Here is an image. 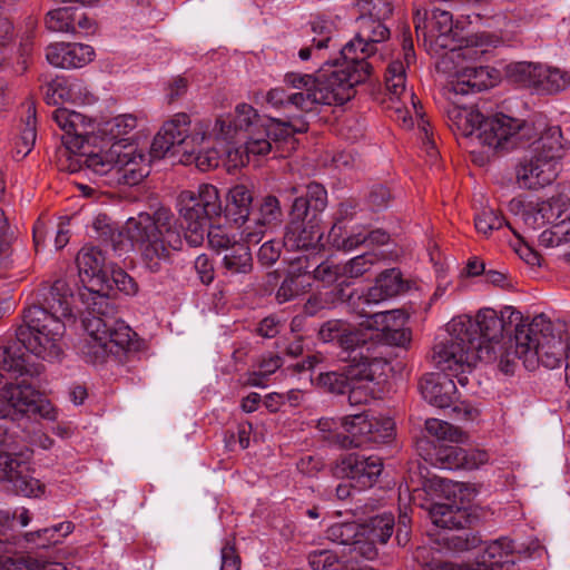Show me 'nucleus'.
I'll list each match as a JSON object with an SVG mask.
<instances>
[{
  "label": "nucleus",
  "instance_id": "774afa93",
  "mask_svg": "<svg viewBox=\"0 0 570 570\" xmlns=\"http://www.w3.org/2000/svg\"><path fill=\"white\" fill-rule=\"evenodd\" d=\"M308 563L313 570H336V556L328 550L311 552Z\"/></svg>",
  "mask_w": 570,
  "mask_h": 570
},
{
  "label": "nucleus",
  "instance_id": "09e8293b",
  "mask_svg": "<svg viewBox=\"0 0 570 570\" xmlns=\"http://www.w3.org/2000/svg\"><path fill=\"white\" fill-rule=\"evenodd\" d=\"M425 429L440 441L462 442L464 440V433L445 421L429 419L425 422Z\"/></svg>",
  "mask_w": 570,
  "mask_h": 570
},
{
  "label": "nucleus",
  "instance_id": "338daca9",
  "mask_svg": "<svg viewBox=\"0 0 570 570\" xmlns=\"http://www.w3.org/2000/svg\"><path fill=\"white\" fill-rule=\"evenodd\" d=\"M347 324L341 320H331L325 322L320 331L318 337L324 343L340 342L345 331H347Z\"/></svg>",
  "mask_w": 570,
  "mask_h": 570
},
{
  "label": "nucleus",
  "instance_id": "5fc2aeb1",
  "mask_svg": "<svg viewBox=\"0 0 570 570\" xmlns=\"http://www.w3.org/2000/svg\"><path fill=\"white\" fill-rule=\"evenodd\" d=\"M333 247L338 250L351 252L367 242L366 233L354 230L347 237H341L337 233V225H334L328 235Z\"/></svg>",
  "mask_w": 570,
  "mask_h": 570
},
{
  "label": "nucleus",
  "instance_id": "7ed1b4c3",
  "mask_svg": "<svg viewBox=\"0 0 570 570\" xmlns=\"http://www.w3.org/2000/svg\"><path fill=\"white\" fill-rule=\"evenodd\" d=\"M522 314L511 306L500 313L493 308L480 309L475 317L460 316L446 326L433 347V361L438 368L450 372H471L476 362L497 361V348H502L504 333L514 335L522 323Z\"/></svg>",
  "mask_w": 570,
  "mask_h": 570
},
{
  "label": "nucleus",
  "instance_id": "9d476101",
  "mask_svg": "<svg viewBox=\"0 0 570 570\" xmlns=\"http://www.w3.org/2000/svg\"><path fill=\"white\" fill-rule=\"evenodd\" d=\"M264 118L250 105L239 104L234 115L219 116L198 127L197 138L215 139L219 147L233 159V146L238 145L248 134L263 128Z\"/></svg>",
  "mask_w": 570,
  "mask_h": 570
},
{
  "label": "nucleus",
  "instance_id": "e2e57ef3",
  "mask_svg": "<svg viewBox=\"0 0 570 570\" xmlns=\"http://www.w3.org/2000/svg\"><path fill=\"white\" fill-rule=\"evenodd\" d=\"M336 299V294L331 292L317 293L312 295L304 305V312L314 316L322 309L332 308Z\"/></svg>",
  "mask_w": 570,
  "mask_h": 570
},
{
  "label": "nucleus",
  "instance_id": "72a5a7b5",
  "mask_svg": "<svg viewBox=\"0 0 570 570\" xmlns=\"http://www.w3.org/2000/svg\"><path fill=\"white\" fill-rule=\"evenodd\" d=\"M239 144L244 147L243 150L233 146V159H229V161H232L234 166H244L248 161L249 155L262 156L274 149L272 141L264 134V129L248 134Z\"/></svg>",
  "mask_w": 570,
  "mask_h": 570
},
{
  "label": "nucleus",
  "instance_id": "ea45409f",
  "mask_svg": "<svg viewBox=\"0 0 570 570\" xmlns=\"http://www.w3.org/2000/svg\"><path fill=\"white\" fill-rule=\"evenodd\" d=\"M299 200L305 205L307 216L311 215L318 218L320 213L326 207L327 193L323 186L313 183L307 186L305 196L297 197L294 200L292 208H296Z\"/></svg>",
  "mask_w": 570,
  "mask_h": 570
},
{
  "label": "nucleus",
  "instance_id": "0e129e2a",
  "mask_svg": "<svg viewBox=\"0 0 570 570\" xmlns=\"http://www.w3.org/2000/svg\"><path fill=\"white\" fill-rule=\"evenodd\" d=\"M357 32L355 36H389V28L372 16H361L357 19Z\"/></svg>",
  "mask_w": 570,
  "mask_h": 570
},
{
  "label": "nucleus",
  "instance_id": "473e14b6",
  "mask_svg": "<svg viewBox=\"0 0 570 570\" xmlns=\"http://www.w3.org/2000/svg\"><path fill=\"white\" fill-rule=\"evenodd\" d=\"M253 204V193L245 185L232 187L226 195V214L235 222L244 226L248 222Z\"/></svg>",
  "mask_w": 570,
  "mask_h": 570
},
{
  "label": "nucleus",
  "instance_id": "39448f33",
  "mask_svg": "<svg viewBox=\"0 0 570 570\" xmlns=\"http://www.w3.org/2000/svg\"><path fill=\"white\" fill-rule=\"evenodd\" d=\"M485 38H423V47L439 59L438 67L454 73L455 79L445 88V96L453 100L458 95L479 92L493 87L499 73L490 67H472L464 62L476 61L487 52Z\"/></svg>",
  "mask_w": 570,
  "mask_h": 570
},
{
  "label": "nucleus",
  "instance_id": "3c124183",
  "mask_svg": "<svg viewBox=\"0 0 570 570\" xmlns=\"http://www.w3.org/2000/svg\"><path fill=\"white\" fill-rule=\"evenodd\" d=\"M207 239L209 247L222 255L226 250L230 249L234 244H238L235 235H232L222 226H210L207 232Z\"/></svg>",
  "mask_w": 570,
  "mask_h": 570
},
{
  "label": "nucleus",
  "instance_id": "ddd939ff",
  "mask_svg": "<svg viewBox=\"0 0 570 570\" xmlns=\"http://www.w3.org/2000/svg\"><path fill=\"white\" fill-rule=\"evenodd\" d=\"M13 414H38L47 420L56 419L52 404L24 380L9 382L0 373V417Z\"/></svg>",
  "mask_w": 570,
  "mask_h": 570
},
{
  "label": "nucleus",
  "instance_id": "79ce46f5",
  "mask_svg": "<svg viewBox=\"0 0 570 570\" xmlns=\"http://www.w3.org/2000/svg\"><path fill=\"white\" fill-rule=\"evenodd\" d=\"M327 537L333 542L351 548L357 538L362 537V528L355 522L335 523L328 528Z\"/></svg>",
  "mask_w": 570,
  "mask_h": 570
},
{
  "label": "nucleus",
  "instance_id": "7c9ffc66",
  "mask_svg": "<svg viewBox=\"0 0 570 570\" xmlns=\"http://www.w3.org/2000/svg\"><path fill=\"white\" fill-rule=\"evenodd\" d=\"M448 109V117L452 128L463 137H475L484 121V116L473 107H461L454 99Z\"/></svg>",
  "mask_w": 570,
  "mask_h": 570
},
{
  "label": "nucleus",
  "instance_id": "e433bc0d",
  "mask_svg": "<svg viewBox=\"0 0 570 570\" xmlns=\"http://www.w3.org/2000/svg\"><path fill=\"white\" fill-rule=\"evenodd\" d=\"M406 321L407 315L403 311L392 309L385 312H376L367 315L362 325L382 334L404 326Z\"/></svg>",
  "mask_w": 570,
  "mask_h": 570
},
{
  "label": "nucleus",
  "instance_id": "6ab92c4d",
  "mask_svg": "<svg viewBox=\"0 0 570 570\" xmlns=\"http://www.w3.org/2000/svg\"><path fill=\"white\" fill-rule=\"evenodd\" d=\"M383 470V462L376 455L365 456L358 453H348L336 460L334 474L354 482L358 489L371 488Z\"/></svg>",
  "mask_w": 570,
  "mask_h": 570
},
{
  "label": "nucleus",
  "instance_id": "0eeeda50",
  "mask_svg": "<svg viewBox=\"0 0 570 570\" xmlns=\"http://www.w3.org/2000/svg\"><path fill=\"white\" fill-rule=\"evenodd\" d=\"M83 165L109 185H138L149 175V158L135 144L114 141L107 149L83 155Z\"/></svg>",
  "mask_w": 570,
  "mask_h": 570
},
{
  "label": "nucleus",
  "instance_id": "c85d7f7f",
  "mask_svg": "<svg viewBox=\"0 0 570 570\" xmlns=\"http://www.w3.org/2000/svg\"><path fill=\"white\" fill-rule=\"evenodd\" d=\"M340 347L346 353L343 357L348 363H370L373 358H383L377 355L367 344L364 334L347 324V331L343 334L338 342Z\"/></svg>",
  "mask_w": 570,
  "mask_h": 570
},
{
  "label": "nucleus",
  "instance_id": "9b49d317",
  "mask_svg": "<svg viewBox=\"0 0 570 570\" xmlns=\"http://www.w3.org/2000/svg\"><path fill=\"white\" fill-rule=\"evenodd\" d=\"M515 353L523 358L527 368H534L541 363L548 368H556L566 357V345L562 341L539 330L538 323L518 327L515 334Z\"/></svg>",
  "mask_w": 570,
  "mask_h": 570
},
{
  "label": "nucleus",
  "instance_id": "f8f14e48",
  "mask_svg": "<svg viewBox=\"0 0 570 570\" xmlns=\"http://www.w3.org/2000/svg\"><path fill=\"white\" fill-rule=\"evenodd\" d=\"M204 122H207V120L196 122L193 132L189 134V116L185 112L176 114L163 125L155 136L149 155L154 158H163L168 154L194 155L196 146H200L206 140L196 137L198 127Z\"/></svg>",
  "mask_w": 570,
  "mask_h": 570
},
{
  "label": "nucleus",
  "instance_id": "f704fd0d",
  "mask_svg": "<svg viewBox=\"0 0 570 570\" xmlns=\"http://www.w3.org/2000/svg\"><path fill=\"white\" fill-rule=\"evenodd\" d=\"M245 240L234 244L230 249L222 254V266L230 275L247 274L252 271V254Z\"/></svg>",
  "mask_w": 570,
  "mask_h": 570
},
{
  "label": "nucleus",
  "instance_id": "13d9d810",
  "mask_svg": "<svg viewBox=\"0 0 570 570\" xmlns=\"http://www.w3.org/2000/svg\"><path fill=\"white\" fill-rule=\"evenodd\" d=\"M449 548L454 551H468L473 548H476L481 540L480 538L469 531H460L458 533H451L444 538Z\"/></svg>",
  "mask_w": 570,
  "mask_h": 570
},
{
  "label": "nucleus",
  "instance_id": "6e6552de",
  "mask_svg": "<svg viewBox=\"0 0 570 570\" xmlns=\"http://www.w3.org/2000/svg\"><path fill=\"white\" fill-rule=\"evenodd\" d=\"M563 154L561 129L548 128L530 144L528 155L517 167V181L520 187L535 189L551 184L558 175V164Z\"/></svg>",
  "mask_w": 570,
  "mask_h": 570
},
{
  "label": "nucleus",
  "instance_id": "6e6d98bb",
  "mask_svg": "<svg viewBox=\"0 0 570 570\" xmlns=\"http://www.w3.org/2000/svg\"><path fill=\"white\" fill-rule=\"evenodd\" d=\"M475 228L480 234L488 236L495 229H500L505 220L492 208L480 212L474 219Z\"/></svg>",
  "mask_w": 570,
  "mask_h": 570
},
{
  "label": "nucleus",
  "instance_id": "c756f323",
  "mask_svg": "<svg viewBox=\"0 0 570 570\" xmlns=\"http://www.w3.org/2000/svg\"><path fill=\"white\" fill-rule=\"evenodd\" d=\"M405 83L406 75L404 63L400 60L392 61L385 75V86L390 101L401 98L409 99L416 116L421 117V102L413 92L406 90Z\"/></svg>",
  "mask_w": 570,
  "mask_h": 570
},
{
  "label": "nucleus",
  "instance_id": "393cba45",
  "mask_svg": "<svg viewBox=\"0 0 570 570\" xmlns=\"http://www.w3.org/2000/svg\"><path fill=\"white\" fill-rule=\"evenodd\" d=\"M95 50L81 42L58 41L46 48L47 61L60 69L82 68L92 61Z\"/></svg>",
  "mask_w": 570,
  "mask_h": 570
},
{
  "label": "nucleus",
  "instance_id": "680f3d73",
  "mask_svg": "<svg viewBox=\"0 0 570 570\" xmlns=\"http://www.w3.org/2000/svg\"><path fill=\"white\" fill-rule=\"evenodd\" d=\"M507 343H502V348H497V360H499V367L504 374H512L517 367V358L522 360L515 353L514 338L509 340V346Z\"/></svg>",
  "mask_w": 570,
  "mask_h": 570
},
{
  "label": "nucleus",
  "instance_id": "a18cd8bd",
  "mask_svg": "<svg viewBox=\"0 0 570 570\" xmlns=\"http://www.w3.org/2000/svg\"><path fill=\"white\" fill-rule=\"evenodd\" d=\"M460 21L453 22L452 14L449 11L435 9L432 12L430 27L435 36H459L463 30L460 28Z\"/></svg>",
  "mask_w": 570,
  "mask_h": 570
},
{
  "label": "nucleus",
  "instance_id": "49530a36",
  "mask_svg": "<svg viewBox=\"0 0 570 570\" xmlns=\"http://www.w3.org/2000/svg\"><path fill=\"white\" fill-rule=\"evenodd\" d=\"M203 144H207L210 150L202 153L200 150L196 149L195 154L191 156H187V159L185 161L188 163L193 157L196 166L200 170H208L210 168L217 167L220 155L224 154L227 156V153L223 150L217 144V141L213 138L206 139Z\"/></svg>",
  "mask_w": 570,
  "mask_h": 570
},
{
  "label": "nucleus",
  "instance_id": "37998d69",
  "mask_svg": "<svg viewBox=\"0 0 570 570\" xmlns=\"http://www.w3.org/2000/svg\"><path fill=\"white\" fill-rule=\"evenodd\" d=\"M570 240V215L563 214L561 219L553 223L550 229L544 230L540 242L547 246H559Z\"/></svg>",
  "mask_w": 570,
  "mask_h": 570
},
{
  "label": "nucleus",
  "instance_id": "f3484780",
  "mask_svg": "<svg viewBox=\"0 0 570 570\" xmlns=\"http://www.w3.org/2000/svg\"><path fill=\"white\" fill-rule=\"evenodd\" d=\"M372 424H375V415L363 412L346 415L340 419L342 433H335L333 443L342 449L361 448L370 444H382L392 440L394 435V422H386L381 430L383 434L371 432Z\"/></svg>",
  "mask_w": 570,
  "mask_h": 570
},
{
  "label": "nucleus",
  "instance_id": "4c0bfd02",
  "mask_svg": "<svg viewBox=\"0 0 570 570\" xmlns=\"http://www.w3.org/2000/svg\"><path fill=\"white\" fill-rule=\"evenodd\" d=\"M361 528L362 537L384 544L393 533L394 518L391 513L379 514L361 524Z\"/></svg>",
  "mask_w": 570,
  "mask_h": 570
},
{
  "label": "nucleus",
  "instance_id": "f257e3e1",
  "mask_svg": "<svg viewBox=\"0 0 570 570\" xmlns=\"http://www.w3.org/2000/svg\"><path fill=\"white\" fill-rule=\"evenodd\" d=\"M39 305L24 309L23 324L16 331V342L0 346V368L14 375L36 374L27 363L22 347L38 358L48 362L60 360L62 336L67 324L76 321L80 312L70 284L59 278L43 288Z\"/></svg>",
  "mask_w": 570,
  "mask_h": 570
},
{
  "label": "nucleus",
  "instance_id": "1a4fd4ad",
  "mask_svg": "<svg viewBox=\"0 0 570 570\" xmlns=\"http://www.w3.org/2000/svg\"><path fill=\"white\" fill-rule=\"evenodd\" d=\"M285 83L298 91L287 94L284 88L277 87L267 91L266 102L275 109L294 107L305 114L314 112L320 105H337L335 95L328 91V87L322 83L320 76L287 72Z\"/></svg>",
  "mask_w": 570,
  "mask_h": 570
},
{
  "label": "nucleus",
  "instance_id": "a211bd4d",
  "mask_svg": "<svg viewBox=\"0 0 570 570\" xmlns=\"http://www.w3.org/2000/svg\"><path fill=\"white\" fill-rule=\"evenodd\" d=\"M298 202L289 213V222L284 235V246L289 249L317 248L323 238L318 218L306 215V207Z\"/></svg>",
  "mask_w": 570,
  "mask_h": 570
},
{
  "label": "nucleus",
  "instance_id": "8fccbe9b",
  "mask_svg": "<svg viewBox=\"0 0 570 570\" xmlns=\"http://www.w3.org/2000/svg\"><path fill=\"white\" fill-rule=\"evenodd\" d=\"M73 8L65 7L51 10L47 13L45 24L50 32L69 33L72 24Z\"/></svg>",
  "mask_w": 570,
  "mask_h": 570
},
{
  "label": "nucleus",
  "instance_id": "052dcab7",
  "mask_svg": "<svg viewBox=\"0 0 570 570\" xmlns=\"http://www.w3.org/2000/svg\"><path fill=\"white\" fill-rule=\"evenodd\" d=\"M37 138L35 118L29 116L24 129L16 144V156L26 157L33 148Z\"/></svg>",
  "mask_w": 570,
  "mask_h": 570
},
{
  "label": "nucleus",
  "instance_id": "4d7b16f0",
  "mask_svg": "<svg viewBox=\"0 0 570 570\" xmlns=\"http://www.w3.org/2000/svg\"><path fill=\"white\" fill-rule=\"evenodd\" d=\"M99 31L98 22L86 12L73 9L72 24L69 33L78 36H92Z\"/></svg>",
  "mask_w": 570,
  "mask_h": 570
},
{
  "label": "nucleus",
  "instance_id": "f03ea898",
  "mask_svg": "<svg viewBox=\"0 0 570 570\" xmlns=\"http://www.w3.org/2000/svg\"><path fill=\"white\" fill-rule=\"evenodd\" d=\"M76 262L82 282L90 284L78 293V301L86 309L82 325L87 335L80 352L88 362L102 363L110 354L129 346L132 332L125 322L110 315L114 308L101 292L109 286L112 263H107L102 250L94 246L82 247Z\"/></svg>",
  "mask_w": 570,
  "mask_h": 570
},
{
  "label": "nucleus",
  "instance_id": "2eb2a0df",
  "mask_svg": "<svg viewBox=\"0 0 570 570\" xmlns=\"http://www.w3.org/2000/svg\"><path fill=\"white\" fill-rule=\"evenodd\" d=\"M387 362L385 358H373L370 363H348L343 372L331 371L321 373L320 384L332 393L344 394L351 392L348 400L351 403L361 402L357 397L358 383L373 382L384 375Z\"/></svg>",
  "mask_w": 570,
  "mask_h": 570
},
{
  "label": "nucleus",
  "instance_id": "bf43d9fd",
  "mask_svg": "<svg viewBox=\"0 0 570 570\" xmlns=\"http://www.w3.org/2000/svg\"><path fill=\"white\" fill-rule=\"evenodd\" d=\"M313 277L318 282L331 285L345 278L343 276V265H336L330 261L322 262L313 271Z\"/></svg>",
  "mask_w": 570,
  "mask_h": 570
},
{
  "label": "nucleus",
  "instance_id": "5701e85b",
  "mask_svg": "<svg viewBox=\"0 0 570 570\" xmlns=\"http://www.w3.org/2000/svg\"><path fill=\"white\" fill-rule=\"evenodd\" d=\"M514 543L507 537L487 543L481 561L474 564H455L445 562L439 570H511Z\"/></svg>",
  "mask_w": 570,
  "mask_h": 570
},
{
  "label": "nucleus",
  "instance_id": "20e7f679",
  "mask_svg": "<svg viewBox=\"0 0 570 570\" xmlns=\"http://www.w3.org/2000/svg\"><path fill=\"white\" fill-rule=\"evenodd\" d=\"M181 225L169 208L160 207L153 215L139 214L126 223V233L140 255L142 266L150 273H159L170 263L174 253L183 249L184 239L191 247L204 243L208 222L213 218L198 215L190 207L177 208Z\"/></svg>",
  "mask_w": 570,
  "mask_h": 570
},
{
  "label": "nucleus",
  "instance_id": "4be33fe9",
  "mask_svg": "<svg viewBox=\"0 0 570 570\" xmlns=\"http://www.w3.org/2000/svg\"><path fill=\"white\" fill-rule=\"evenodd\" d=\"M439 370L441 371V368ZM465 373L444 371V374L430 373L424 375L420 382L423 399L438 407L451 406L458 391L454 381L450 376H456L459 384L465 386L469 381Z\"/></svg>",
  "mask_w": 570,
  "mask_h": 570
},
{
  "label": "nucleus",
  "instance_id": "69168bd1",
  "mask_svg": "<svg viewBox=\"0 0 570 570\" xmlns=\"http://www.w3.org/2000/svg\"><path fill=\"white\" fill-rule=\"evenodd\" d=\"M304 288L305 284L301 281V273L298 275L291 273L279 286L277 298L279 302H287L302 293Z\"/></svg>",
  "mask_w": 570,
  "mask_h": 570
},
{
  "label": "nucleus",
  "instance_id": "58836bf2",
  "mask_svg": "<svg viewBox=\"0 0 570 570\" xmlns=\"http://www.w3.org/2000/svg\"><path fill=\"white\" fill-rule=\"evenodd\" d=\"M391 110L394 111L395 118L397 121H401L402 125L406 128H411L414 124L413 121V115L419 121V127L422 129V131L425 135V138L429 144H432L430 141L429 131H428V121L424 120L423 111L421 110V117L416 116L415 111L413 110L411 102L409 99L401 98L399 100L391 101V105L389 106ZM431 149H434V146L431 145ZM435 153V150H433Z\"/></svg>",
  "mask_w": 570,
  "mask_h": 570
},
{
  "label": "nucleus",
  "instance_id": "c03bdc74",
  "mask_svg": "<svg viewBox=\"0 0 570 570\" xmlns=\"http://www.w3.org/2000/svg\"><path fill=\"white\" fill-rule=\"evenodd\" d=\"M464 449L456 445H441L435 451L434 464L443 470H458L462 466Z\"/></svg>",
  "mask_w": 570,
  "mask_h": 570
},
{
  "label": "nucleus",
  "instance_id": "864d4df0",
  "mask_svg": "<svg viewBox=\"0 0 570 570\" xmlns=\"http://www.w3.org/2000/svg\"><path fill=\"white\" fill-rule=\"evenodd\" d=\"M108 285L105 291H101L106 296H108L109 291L114 287L127 295H132L137 292L135 281L124 269L116 267L114 264L109 272ZM107 298L109 299V297Z\"/></svg>",
  "mask_w": 570,
  "mask_h": 570
},
{
  "label": "nucleus",
  "instance_id": "412c9836",
  "mask_svg": "<svg viewBox=\"0 0 570 570\" xmlns=\"http://www.w3.org/2000/svg\"><path fill=\"white\" fill-rule=\"evenodd\" d=\"M283 220L279 200L267 195L258 203L253 219L242 228V237L247 244H258L268 230L278 227Z\"/></svg>",
  "mask_w": 570,
  "mask_h": 570
},
{
  "label": "nucleus",
  "instance_id": "bb28decb",
  "mask_svg": "<svg viewBox=\"0 0 570 570\" xmlns=\"http://www.w3.org/2000/svg\"><path fill=\"white\" fill-rule=\"evenodd\" d=\"M193 208L198 215L209 218L219 217L223 205L218 189L210 184H202L197 190H183L177 198V208Z\"/></svg>",
  "mask_w": 570,
  "mask_h": 570
},
{
  "label": "nucleus",
  "instance_id": "4468645a",
  "mask_svg": "<svg viewBox=\"0 0 570 570\" xmlns=\"http://www.w3.org/2000/svg\"><path fill=\"white\" fill-rule=\"evenodd\" d=\"M533 136L534 128L531 124L499 114L484 118L476 139L489 150L499 151L512 149Z\"/></svg>",
  "mask_w": 570,
  "mask_h": 570
},
{
  "label": "nucleus",
  "instance_id": "a19ab883",
  "mask_svg": "<svg viewBox=\"0 0 570 570\" xmlns=\"http://www.w3.org/2000/svg\"><path fill=\"white\" fill-rule=\"evenodd\" d=\"M19 468L14 469L12 472V476L3 478V480H8L13 483V487L17 492L23 494L28 498H40L45 494L46 485L40 482V480L21 474Z\"/></svg>",
  "mask_w": 570,
  "mask_h": 570
},
{
  "label": "nucleus",
  "instance_id": "b1692460",
  "mask_svg": "<svg viewBox=\"0 0 570 570\" xmlns=\"http://www.w3.org/2000/svg\"><path fill=\"white\" fill-rule=\"evenodd\" d=\"M52 119L65 131L62 141L69 149H79L88 140L95 130L91 118L81 112L67 108H58L52 114Z\"/></svg>",
  "mask_w": 570,
  "mask_h": 570
},
{
  "label": "nucleus",
  "instance_id": "cd10ccee",
  "mask_svg": "<svg viewBox=\"0 0 570 570\" xmlns=\"http://www.w3.org/2000/svg\"><path fill=\"white\" fill-rule=\"evenodd\" d=\"M404 289L401 272L391 268L381 273L375 284L363 295L365 304H379L399 295Z\"/></svg>",
  "mask_w": 570,
  "mask_h": 570
},
{
  "label": "nucleus",
  "instance_id": "aec40b11",
  "mask_svg": "<svg viewBox=\"0 0 570 570\" xmlns=\"http://www.w3.org/2000/svg\"><path fill=\"white\" fill-rule=\"evenodd\" d=\"M513 70L541 94L554 95L570 87V73L557 67L519 62Z\"/></svg>",
  "mask_w": 570,
  "mask_h": 570
},
{
  "label": "nucleus",
  "instance_id": "2f4dec72",
  "mask_svg": "<svg viewBox=\"0 0 570 570\" xmlns=\"http://www.w3.org/2000/svg\"><path fill=\"white\" fill-rule=\"evenodd\" d=\"M266 137L275 144V153H278L279 144L282 141L294 146L293 136L296 132H305L308 129L307 122L297 119L295 121H283L276 118H268L264 120L263 128Z\"/></svg>",
  "mask_w": 570,
  "mask_h": 570
},
{
  "label": "nucleus",
  "instance_id": "423d86ee",
  "mask_svg": "<svg viewBox=\"0 0 570 570\" xmlns=\"http://www.w3.org/2000/svg\"><path fill=\"white\" fill-rule=\"evenodd\" d=\"M375 38H352L341 49V60L327 61L317 75L328 91L335 95L337 105H343L354 96V87L365 82L371 75V65L366 61L375 51Z\"/></svg>",
  "mask_w": 570,
  "mask_h": 570
},
{
  "label": "nucleus",
  "instance_id": "dca6fc26",
  "mask_svg": "<svg viewBox=\"0 0 570 570\" xmlns=\"http://www.w3.org/2000/svg\"><path fill=\"white\" fill-rule=\"evenodd\" d=\"M450 482L440 476L425 480L423 489L413 490V505L429 511L433 524L452 530L461 524V513L446 503L438 502V499L449 498Z\"/></svg>",
  "mask_w": 570,
  "mask_h": 570
},
{
  "label": "nucleus",
  "instance_id": "c9c22d12",
  "mask_svg": "<svg viewBox=\"0 0 570 570\" xmlns=\"http://www.w3.org/2000/svg\"><path fill=\"white\" fill-rule=\"evenodd\" d=\"M142 120L144 117L138 114H121L105 121L100 130L115 141L122 140L127 144L122 137L131 134Z\"/></svg>",
  "mask_w": 570,
  "mask_h": 570
},
{
  "label": "nucleus",
  "instance_id": "de8ad7c7",
  "mask_svg": "<svg viewBox=\"0 0 570 570\" xmlns=\"http://www.w3.org/2000/svg\"><path fill=\"white\" fill-rule=\"evenodd\" d=\"M379 256L375 253H365L355 256L343 264V276L345 278H358L377 263Z\"/></svg>",
  "mask_w": 570,
  "mask_h": 570
},
{
  "label": "nucleus",
  "instance_id": "a878e982",
  "mask_svg": "<svg viewBox=\"0 0 570 570\" xmlns=\"http://www.w3.org/2000/svg\"><path fill=\"white\" fill-rule=\"evenodd\" d=\"M45 99L49 105L63 102L87 105L94 101V96L82 80L60 76L46 85Z\"/></svg>",
  "mask_w": 570,
  "mask_h": 570
},
{
  "label": "nucleus",
  "instance_id": "603ef678",
  "mask_svg": "<svg viewBox=\"0 0 570 570\" xmlns=\"http://www.w3.org/2000/svg\"><path fill=\"white\" fill-rule=\"evenodd\" d=\"M563 216V213L554 210V205L551 202L542 203L535 213L527 212L523 214L525 224L531 225L533 228L539 224H551L556 223Z\"/></svg>",
  "mask_w": 570,
  "mask_h": 570
}]
</instances>
